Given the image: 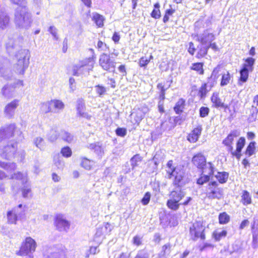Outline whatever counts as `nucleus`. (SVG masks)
I'll return each instance as SVG.
<instances>
[{"label":"nucleus","instance_id":"f257e3e1","mask_svg":"<svg viewBox=\"0 0 258 258\" xmlns=\"http://www.w3.org/2000/svg\"><path fill=\"white\" fill-rule=\"evenodd\" d=\"M23 41L21 38H9L6 43V47L9 53H14L17 51L15 57L16 61L29 63L30 53L27 49H19L23 46Z\"/></svg>","mask_w":258,"mask_h":258},{"label":"nucleus","instance_id":"f03ea898","mask_svg":"<svg viewBox=\"0 0 258 258\" xmlns=\"http://www.w3.org/2000/svg\"><path fill=\"white\" fill-rule=\"evenodd\" d=\"M15 23L21 28L28 29L32 23L31 15L26 6L18 7L15 13Z\"/></svg>","mask_w":258,"mask_h":258},{"label":"nucleus","instance_id":"7ed1b4c3","mask_svg":"<svg viewBox=\"0 0 258 258\" xmlns=\"http://www.w3.org/2000/svg\"><path fill=\"white\" fill-rule=\"evenodd\" d=\"M96 57L93 55L91 57L85 58L73 67V75L76 76L86 75L89 74L90 71L93 70L95 62Z\"/></svg>","mask_w":258,"mask_h":258},{"label":"nucleus","instance_id":"20e7f679","mask_svg":"<svg viewBox=\"0 0 258 258\" xmlns=\"http://www.w3.org/2000/svg\"><path fill=\"white\" fill-rule=\"evenodd\" d=\"M15 136H17V140L18 141H22L24 138L22 132L16 128L14 123L2 126L0 128V142L1 143L5 140Z\"/></svg>","mask_w":258,"mask_h":258},{"label":"nucleus","instance_id":"39448f33","mask_svg":"<svg viewBox=\"0 0 258 258\" xmlns=\"http://www.w3.org/2000/svg\"><path fill=\"white\" fill-rule=\"evenodd\" d=\"M37 244L36 241L31 237H27L22 244L20 250L16 252L18 255H27L35 251Z\"/></svg>","mask_w":258,"mask_h":258},{"label":"nucleus","instance_id":"423d86ee","mask_svg":"<svg viewBox=\"0 0 258 258\" xmlns=\"http://www.w3.org/2000/svg\"><path fill=\"white\" fill-rule=\"evenodd\" d=\"M17 149V143L9 142L6 146L3 145V142L0 145V156L3 158L10 159L14 157Z\"/></svg>","mask_w":258,"mask_h":258},{"label":"nucleus","instance_id":"0eeeda50","mask_svg":"<svg viewBox=\"0 0 258 258\" xmlns=\"http://www.w3.org/2000/svg\"><path fill=\"white\" fill-rule=\"evenodd\" d=\"M223 195V189L218 186L216 181L211 182L209 183L206 191V196L208 199L211 200L220 199Z\"/></svg>","mask_w":258,"mask_h":258},{"label":"nucleus","instance_id":"6e6552de","mask_svg":"<svg viewBox=\"0 0 258 258\" xmlns=\"http://www.w3.org/2000/svg\"><path fill=\"white\" fill-rule=\"evenodd\" d=\"M192 36L203 45H209L215 39L214 34L210 29L205 30L202 33L199 34H194Z\"/></svg>","mask_w":258,"mask_h":258},{"label":"nucleus","instance_id":"1a4fd4ad","mask_svg":"<svg viewBox=\"0 0 258 258\" xmlns=\"http://www.w3.org/2000/svg\"><path fill=\"white\" fill-rule=\"evenodd\" d=\"M10 62L9 59L0 56V77L6 80L12 77V73L10 69Z\"/></svg>","mask_w":258,"mask_h":258},{"label":"nucleus","instance_id":"9d476101","mask_svg":"<svg viewBox=\"0 0 258 258\" xmlns=\"http://www.w3.org/2000/svg\"><path fill=\"white\" fill-rule=\"evenodd\" d=\"M189 230L190 234L194 240H197L199 238L205 239V236L204 233L205 227L201 221H196L190 227Z\"/></svg>","mask_w":258,"mask_h":258},{"label":"nucleus","instance_id":"9b49d317","mask_svg":"<svg viewBox=\"0 0 258 258\" xmlns=\"http://www.w3.org/2000/svg\"><path fill=\"white\" fill-rule=\"evenodd\" d=\"M99 63L103 70L109 72H114L115 62L110 59L109 55L104 53L100 55Z\"/></svg>","mask_w":258,"mask_h":258},{"label":"nucleus","instance_id":"f8f14e48","mask_svg":"<svg viewBox=\"0 0 258 258\" xmlns=\"http://www.w3.org/2000/svg\"><path fill=\"white\" fill-rule=\"evenodd\" d=\"M169 174V177L171 178V176H174L173 180V184L178 186H181L183 184V178L184 175L183 171L180 168H177L174 170H167Z\"/></svg>","mask_w":258,"mask_h":258},{"label":"nucleus","instance_id":"ddd939ff","mask_svg":"<svg viewBox=\"0 0 258 258\" xmlns=\"http://www.w3.org/2000/svg\"><path fill=\"white\" fill-rule=\"evenodd\" d=\"M20 100L14 99L8 103L4 108V114L6 117L11 118L15 113V110L19 105Z\"/></svg>","mask_w":258,"mask_h":258},{"label":"nucleus","instance_id":"4468645a","mask_svg":"<svg viewBox=\"0 0 258 258\" xmlns=\"http://www.w3.org/2000/svg\"><path fill=\"white\" fill-rule=\"evenodd\" d=\"M87 148L93 151L97 156L101 159L104 154V147L100 142H95L90 144L87 146Z\"/></svg>","mask_w":258,"mask_h":258},{"label":"nucleus","instance_id":"2eb2a0df","mask_svg":"<svg viewBox=\"0 0 258 258\" xmlns=\"http://www.w3.org/2000/svg\"><path fill=\"white\" fill-rule=\"evenodd\" d=\"M48 101L51 113H58L64 108V103L60 100L52 99Z\"/></svg>","mask_w":258,"mask_h":258},{"label":"nucleus","instance_id":"dca6fc26","mask_svg":"<svg viewBox=\"0 0 258 258\" xmlns=\"http://www.w3.org/2000/svg\"><path fill=\"white\" fill-rule=\"evenodd\" d=\"M56 228L60 231H67L70 228V223L61 216H57L55 220Z\"/></svg>","mask_w":258,"mask_h":258},{"label":"nucleus","instance_id":"f3484780","mask_svg":"<svg viewBox=\"0 0 258 258\" xmlns=\"http://www.w3.org/2000/svg\"><path fill=\"white\" fill-rule=\"evenodd\" d=\"M240 135L239 132L237 131H232L227 137V138L223 141L222 143L227 147L228 151H232L233 150V147L232 144L234 139L238 137Z\"/></svg>","mask_w":258,"mask_h":258},{"label":"nucleus","instance_id":"a211bd4d","mask_svg":"<svg viewBox=\"0 0 258 258\" xmlns=\"http://www.w3.org/2000/svg\"><path fill=\"white\" fill-rule=\"evenodd\" d=\"M202 129L203 128L202 125H199L197 126V127L195 128L188 135L187 137V140L190 143L196 142L201 135Z\"/></svg>","mask_w":258,"mask_h":258},{"label":"nucleus","instance_id":"6ab92c4d","mask_svg":"<svg viewBox=\"0 0 258 258\" xmlns=\"http://www.w3.org/2000/svg\"><path fill=\"white\" fill-rule=\"evenodd\" d=\"M29 64V63H27V62L16 61L13 66V71L17 74L24 75Z\"/></svg>","mask_w":258,"mask_h":258},{"label":"nucleus","instance_id":"aec40b11","mask_svg":"<svg viewBox=\"0 0 258 258\" xmlns=\"http://www.w3.org/2000/svg\"><path fill=\"white\" fill-rule=\"evenodd\" d=\"M192 162L196 166L201 169L206 164V159L202 153H198L193 157Z\"/></svg>","mask_w":258,"mask_h":258},{"label":"nucleus","instance_id":"412c9836","mask_svg":"<svg viewBox=\"0 0 258 258\" xmlns=\"http://www.w3.org/2000/svg\"><path fill=\"white\" fill-rule=\"evenodd\" d=\"M10 22V17L8 14L0 10V29L4 30L7 28Z\"/></svg>","mask_w":258,"mask_h":258},{"label":"nucleus","instance_id":"4be33fe9","mask_svg":"<svg viewBox=\"0 0 258 258\" xmlns=\"http://www.w3.org/2000/svg\"><path fill=\"white\" fill-rule=\"evenodd\" d=\"M1 93L4 97L11 98L15 96V90L11 84H6L2 88Z\"/></svg>","mask_w":258,"mask_h":258},{"label":"nucleus","instance_id":"5701e85b","mask_svg":"<svg viewBox=\"0 0 258 258\" xmlns=\"http://www.w3.org/2000/svg\"><path fill=\"white\" fill-rule=\"evenodd\" d=\"M211 101L215 107H221L225 109L229 108L228 105L224 104V103L222 102L217 93H213L211 97Z\"/></svg>","mask_w":258,"mask_h":258},{"label":"nucleus","instance_id":"b1692460","mask_svg":"<svg viewBox=\"0 0 258 258\" xmlns=\"http://www.w3.org/2000/svg\"><path fill=\"white\" fill-rule=\"evenodd\" d=\"M12 210L15 213L18 218L21 219L24 217L26 214L27 207L26 205L20 204L17 207L14 208Z\"/></svg>","mask_w":258,"mask_h":258},{"label":"nucleus","instance_id":"393cba45","mask_svg":"<svg viewBox=\"0 0 258 258\" xmlns=\"http://www.w3.org/2000/svg\"><path fill=\"white\" fill-rule=\"evenodd\" d=\"M255 221H254L252 225V247L256 248L258 247V228L255 227Z\"/></svg>","mask_w":258,"mask_h":258},{"label":"nucleus","instance_id":"a878e982","mask_svg":"<svg viewBox=\"0 0 258 258\" xmlns=\"http://www.w3.org/2000/svg\"><path fill=\"white\" fill-rule=\"evenodd\" d=\"M185 196L184 192L181 190H174L170 194V199L179 202Z\"/></svg>","mask_w":258,"mask_h":258},{"label":"nucleus","instance_id":"bb28decb","mask_svg":"<svg viewBox=\"0 0 258 258\" xmlns=\"http://www.w3.org/2000/svg\"><path fill=\"white\" fill-rule=\"evenodd\" d=\"M11 178L21 181L23 184H24L28 182L27 174L26 172L21 173V172H18L17 173H14L12 175Z\"/></svg>","mask_w":258,"mask_h":258},{"label":"nucleus","instance_id":"cd10ccee","mask_svg":"<svg viewBox=\"0 0 258 258\" xmlns=\"http://www.w3.org/2000/svg\"><path fill=\"white\" fill-rule=\"evenodd\" d=\"M148 109L146 107L138 108L136 112L135 117L136 122H140L144 117L145 114L147 112Z\"/></svg>","mask_w":258,"mask_h":258},{"label":"nucleus","instance_id":"c85d7f7f","mask_svg":"<svg viewBox=\"0 0 258 258\" xmlns=\"http://www.w3.org/2000/svg\"><path fill=\"white\" fill-rule=\"evenodd\" d=\"M92 20L98 27H101L103 26L104 19L102 15L97 13H93L92 14Z\"/></svg>","mask_w":258,"mask_h":258},{"label":"nucleus","instance_id":"c756f323","mask_svg":"<svg viewBox=\"0 0 258 258\" xmlns=\"http://www.w3.org/2000/svg\"><path fill=\"white\" fill-rule=\"evenodd\" d=\"M241 202L244 206L251 203V198L249 193L247 190H243L241 196Z\"/></svg>","mask_w":258,"mask_h":258},{"label":"nucleus","instance_id":"7c9ffc66","mask_svg":"<svg viewBox=\"0 0 258 258\" xmlns=\"http://www.w3.org/2000/svg\"><path fill=\"white\" fill-rule=\"evenodd\" d=\"M110 227V225L107 223H106L104 226L101 227H99L97 229V231L95 234L96 237H101L103 236L104 234L108 233L107 229L108 228ZM111 230L110 228H109L108 232H110Z\"/></svg>","mask_w":258,"mask_h":258},{"label":"nucleus","instance_id":"2f4dec72","mask_svg":"<svg viewBox=\"0 0 258 258\" xmlns=\"http://www.w3.org/2000/svg\"><path fill=\"white\" fill-rule=\"evenodd\" d=\"M8 222L10 224H16L17 221L20 220L13 210L7 212Z\"/></svg>","mask_w":258,"mask_h":258},{"label":"nucleus","instance_id":"473e14b6","mask_svg":"<svg viewBox=\"0 0 258 258\" xmlns=\"http://www.w3.org/2000/svg\"><path fill=\"white\" fill-rule=\"evenodd\" d=\"M215 176L220 183H224L227 181L229 174L226 172H218Z\"/></svg>","mask_w":258,"mask_h":258},{"label":"nucleus","instance_id":"72a5a7b5","mask_svg":"<svg viewBox=\"0 0 258 258\" xmlns=\"http://www.w3.org/2000/svg\"><path fill=\"white\" fill-rule=\"evenodd\" d=\"M0 167H2L8 172L14 170L16 168V165L15 163L3 162L0 161Z\"/></svg>","mask_w":258,"mask_h":258},{"label":"nucleus","instance_id":"f704fd0d","mask_svg":"<svg viewBox=\"0 0 258 258\" xmlns=\"http://www.w3.org/2000/svg\"><path fill=\"white\" fill-rule=\"evenodd\" d=\"M45 258H66V255L63 250H58L51 252Z\"/></svg>","mask_w":258,"mask_h":258},{"label":"nucleus","instance_id":"c9c22d12","mask_svg":"<svg viewBox=\"0 0 258 258\" xmlns=\"http://www.w3.org/2000/svg\"><path fill=\"white\" fill-rule=\"evenodd\" d=\"M21 189L22 196L24 198H28L31 197V188L29 183H25Z\"/></svg>","mask_w":258,"mask_h":258},{"label":"nucleus","instance_id":"e433bc0d","mask_svg":"<svg viewBox=\"0 0 258 258\" xmlns=\"http://www.w3.org/2000/svg\"><path fill=\"white\" fill-rule=\"evenodd\" d=\"M185 105V101L183 99H180L176 103L174 107V111L177 114L182 112Z\"/></svg>","mask_w":258,"mask_h":258},{"label":"nucleus","instance_id":"4c0bfd02","mask_svg":"<svg viewBox=\"0 0 258 258\" xmlns=\"http://www.w3.org/2000/svg\"><path fill=\"white\" fill-rule=\"evenodd\" d=\"M231 80V76L228 71H226L222 73V79L220 85L221 86H224L228 85Z\"/></svg>","mask_w":258,"mask_h":258},{"label":"nucleus","instance_id":"58836bf2","mask_svg":"<svg viewBox=\"0 0 258 258\" xmlns=\"http://www.w3.org/2000/svg\"><path fill=\"white\" fill-rule=\"evenodd\" d=\"M154 9L152 11L151 16L155 19H158L161 17V12L160 11V4L159 3H156L154 6Z\"/></svg>","mask_w":258,"mask_h":258},{"label":"nucleus","instance_id":"ea45409f","mask_svg":"<svg viewBox=\"0 0 258 258\" xmlns=\"http://www.w3.org/2000/svg\"><path fill=\"white\" fill-rule=\"evenodd\" d=\"M201 169L203 170V173H207L209 175H213L214 166L211 162H206L203 168H201Z\"/></svg>","mask_w":258,"mask_h":258},{"label":"nucleus","instance_id":"a19ab883","mask_svg":"<svg viewBox=\"0 0 258 258\" xmlns=\"http://www.w3.org/2000/svg\"><path fill=\"white\" fill-rule=\"evenodd\" d=\"M40 112L42 114L51 113L49 101L43 102L40 105Z\"/></svg>","mask_w":258,"mask_h":258},{"label":"nucleus","instance_id":"79ce46f5","mask_svg":"<svg viewBox=\"0 0 258 258\" xmlns=\"http://www.w3.org/2000/svg\"><path fill=\"white\" fill-rule=\"evenodd\" d=\"M170 249L171 245L170 243H166L162 247L161 250L158 254L167 258V256L170 252Z\"/></svg>","mask_w":258,"mask_h":258},{"label":"nucleus","instance_id":"37998d69","mask_svg":"<svg viewBox=\"0 0 258 258\" xmlns=\"http://www.w3.org/2000/svg\"><path fill=\"white\" fill-rule=\"evenodd\" d=\"M54 164L58 169H63L64 166V163L62 160V158L59 155H57L54 156Z\"/></svg>","mask_w":258,"mask_h":258},{"label":"nucleus","instance_id":"c03bdc74","mask_svg":"<svg viewBox=\"0 0 258 258\" xmlns=\"http://www.w3.org/2000/svg\"><path fill=\"white\" fill-rule=\"evenodd\" d=\"M60 137L63 141L68 143H71L74 140L73 135L64 131H61L60 133Z\"/></svg>","mask_w":258,"mask_h":258},{"label":"nucleus","instance_id":"a18cd8bd","mask_svg":"<svg viewBox=\"0 0 258 258\" xmlns=\"http://www.w3.org/2000/svg\"><path fill=\"white\" fill-rule=\"evenodd\" d=\"M142 160V158L139 154L134 156L131 159V164L133 169L138 166Z\"/></svg>","mask_w":258,"mask_h":258},{"label":"nucleus","instance_id":"49530a36","mask_svg":"<svg viewBox=\"0 0 258 258\" xmlns=\"http://www.w3.org/2000/svg\"><path fill=\"white\" fill-rule=\"evenodd\" d=\"M94 164L93 161L90 160L86 158H83L81 161V166L87 170H90Z\"/></svg>","mask_w":258,"mask_h":258},{"label":"nucleus","instance_id":"de8ad7c7","mask_svg":"<svg viewBox=\"0 0 258 258\" xmlns=\"http://www.w3.org/2000/svg\"><path fill=\"white\" fill-rule=\"evenodd\" d=\"M257 112L258 109L256 107H254L253 105H252L251 109H250V114L248 118L249 122H252L256 119Z\"/></svg>","mask_w":258,"mask_h":258},{"label":"nucleus","instance_id":"09e8293b","mask_svg":"<svg viewBox=\"0 0 258 258\" xmlns=\"http://www.w3.org/2000/svg\"><path fill=\"white\" fill-rule=\"evenodd\" d=\"M178 203L179 202L170 199L167 201V206L169 209L176 211L178 209L179 205H180V203L179 204Z\"/></svg>","mask_w":258,"mask_h":258},{"label":"nucleus","instance_id":"8fccbe9b","mask_svg":"<svg viewBox=\"0 0 258 258\" xmlns=\"http://www.w3.org/2000/svg\"><path fill=\"white\" fill-rule=\"evenodd\" d=\"M203 64L201 62H197L192 64L191 69L197 71L199 74H204Z\"/></svg>","mask_w":258,"mask_h":258},{"label":"nucleus","instance_id":"3c124183","mask_svg":"<svg viewBox=\"0 0 258 258\" xmlns=\"http://www.w3.org/2000/svg\"><path fill=\"white\" fill-rule=\"evenodd\" d=\"M249 70L246 69V68L242 67V69L240 71V81L242 82H245L247 81L248 76Z\"/></svg>","mask_w":258,"mask_h":258},{"label":"nucleus","instance_id":"603ef678","mask_svg":"<svg viewBox=\"0 0 258 258\" xmlns=\"http://www.w3.org/2000/svg\"><path fill=\"white\" fill-rule=\"evenodd\" d=\"M255 151V143L251 142L247 146L245 154L248 157L251 156L254 153Z\"/></svg>","mask_w":258,"mask_h":258},{"label":"nucleus","instance_id":"864d4df0","mask_svg":"<svg viewBox=\"0 0 258 258\" xmlns=\"http://www.w3.org/2000/svg\"><path fill=\"white\" fill-rule=\"evenodd\" d=\"M230 220V217L226 213H221L219 216V223L222 224L227 223Z\"/></svg>","mask_w":258,"mask_h":258},{"label":"nucleus","instance_id":"5fc2aeb1","mask_svg":"<svg viewBox=\"0 0 258 258\" xmlns=\"http://www.w3.org/2000/svg\"><path fill=\"white\" fill-rule=\"evenodd\" d=\"M226 235L227 231L226 230L217 231L213 233L214 237L217 241H219L222 238L225 237Z\"/></svg>","mask_w":258,"mask_h":258},{"label":"nucleus","instance_id":"6e6d98bb","mask_svg":"<svg viewBox=\"0 0 258 258\" xmlns=\"http://www.w3.org/2000/svg\"><path fill=\"white\" fill-rule=\"evenodd\" d=\"M254 59L252 57L247 58L245 60V63L243 64V68H246V69L250 71L252 70V66L254 63Z\"/></svg>","mask_w":258,"mask_h":258},{"label":"nucleus","instance_id":"4d7b16f0","mask_svg":"<svg viewBox=\"0 0 258 258\" xmlns=\"http://www.w3.org/2000/svg\"><path fill=\"white\" fill-rule=\"evenodd\" d=\"M35 146L40 150H43L44 148V141L42 138L37 137L34 140Z\"/></svg>","mask_w":258,"mask_h":258},{"label":"nucleus","instance_id":"13d9d810","mask_svg":"<svg viewBox=\"0 0 258 258\" xmlns=\"http://www.w3.org/2000/svg\"><path fill=\"white\" fill-rule=\"evenodd\" d=\"M97 48L99 51H107L109 50L108 46L100 40L98 41L97 43Z\"/></svg>","mask_w":258,"mask_h":258},{"label":"nucleus","instance_id":"bf43d9fd","mask_svg":"<svg viewBox=\"0 0 258 258\" xmlns=\"http://www.w3.org/2000/svg\"><path fill=\"white\" fill-rule=\"evenodd\" d=\"M222 67L221 65H218L213 70L211 77L212 79L215 80H217L219 76V73L221 72Z\"/></svg>","mask_w":258,"mask_h":258},{"label":"nucleus","instance_id":"052dcab7","mask_svg":"<svg viewBox=\"0 0 258 258\" xmlns=\"http://www.w3.org/2000/svg\"><path fill=\"white\" fill-rule=\"evenodd\" d=\"M175 12V10L172 9H167L165 11V14L163 17V21L166 23L169 21V17L172 16Z\"/></svg>","mask_w":258,"mask_h":258},{"label":"nucleus","instance_id":"680f3d73","mask_svg":"<svg viewBox=\"0 0 258 258\" xmlns=\"http://www.w3.org/2000/svg\"><path fill=\"white\" fill-rule=\"evenodd\" d=\"M61 153L63 156L68 158L71 156L72 152L70 148L66 147L61 149Z\"/></svg>","mask_w":258,"mask_h":258},{"label":"nucleus","instance_id":"e2e57ef3","mask_svg":"<svg viewBox=\"0 0 258 258\" xmlns=\"http://www.w3.org/2000/svg\"><path fill=\"white\" fill-rule=\"evenodd\" d=\"M210 91V89L208 88L206 85L204 84L200 89L199 94H200L201 97H205L207 92Z\"/></svg>","mask_w":258,"mask_h":258},{"label":"nucleus","instance_id":"0e129e2a","mask_svg":"<svg viewBox=\"0 0 258 258\" xmlns=\"http://www.w3.org/2000/svg\"><path fill=\"white\" fill-rule=\"evenodd\" d=\"M203 46H204L199 50L198 54H197V56L198 58L204 57L208 52L209 47H208L207 45Z\"/></svg>","mask_w":258,"mask_h":258},{"label":"nucleus","instance_id":"69168bd1","mask_svg":"<svg viewBox=\"0 0 258 258\" xmlns=\"http://www.w3.org/2000/svg\"><path fill=\"white\" fill-rule=\"evenodd\" d=\"M95 90L97 93L100 96L104 95L106 92V89L104 86L101 85H97L95 87Z\"/></svg>","mask_w":258,"mask_h":258},{"label":"nucleus","instance_id":"338daca9","mask_svg":"<svg viewBox=\"0 0 258 258\" xmlns=\"http://www.w3.org/2000/svg\"><path fill=\"white\" fill-rule=\"evenodd\" d=\"M245 140L244 138L241 137L238 141L236 144V149L238 152H241L242 149L245 145Z\"/></svg>","mask_w":258,"mask_h":258},{"label":"nucleus","instance_id":"774afa93","mask_svg":"<svg viewBox=\"0 0 258 258\" xmlns=\"http://www.w3.org/2000/svg\"><path fill=\"white\" fill-rule=\"evenodd\" d=\"M153 56L150 55V58L148 59L147 57H142L139 60V65L141 67H145L148 64L150 60V58H152Z\"/></svg>","mask_w":258,"mask_h":258}]
</instances>
